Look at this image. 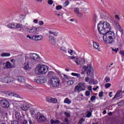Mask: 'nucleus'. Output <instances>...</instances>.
<instances>
[{
    "label": "nucleus",
    "mask_w": 124,
    "mask_h": 124,
    "mask_svg": "<svg viewBox=\"0 0 124 124\" xmlns=\"http://www.w3.org/2000/svg\"><path fill=\"white\" fill-rule=\"evenodd\" d=\"M111 30V25L107 22L100 21L98 24V31L100 34L104 35L103 38L105 43L112 44L115 42L116 35Z\"/></svg>",
    "instance_id": "f257e3e1"
},
{
    "label": "nucleus",
    "mask_w": 124,
    "mask_h": 124,
    "mask_svg": "<svg viewBox=\"0 0 124 124\" xmlns=\"http://www.w3.org/2000/svg\"><path fill=\"white\" fill-rule=\"evenodd\" d=\"M83 68L85 69V70H87V76L91 77L89 84H90V85H93V68L92 66V65H88L87 67L85 66Z\"/></svg>",
    "instance_id": "f03ea898"
},
{
    "label": "nucleus",
    "mask_w": 124,
    "mask_h": 124,
    "mask_svg": "<svg viewBox=\"0 0 124 124\" xmlns=\"http://www.w3.org/2000/svg\"><path fill=\"white\" fill-rule=\"evenodd\" d=\"M47 66L45 65L38 64L35 68V72L37 75L45 74L47 72Z\"/></svg>",
    "instance_id": "7ed1b4c3"
},
{
    "label": "nucleus",
    "mask_w": 124,
    "mask_h": 124,
    "mask_svg": "<svg viewBox=\"0 0 124 124\" xmlns=\"http://www.w3.org/2000/svg\"><path fill=\"white\" fill-rule=\"evenodd\" d=\"M48 33L49 35L48 36V41L52 45H56L57 42H56V40L55 39L54 36H58L59 34V32H53L52 31H49ZM54 35V36H53Z\"/></svg>",
    "instance_id": "20e7f679"
},
{
    "label": "nucleus",
    "mask_w": 124,
    "mask_h": 124,
    "mask_svg": "<svg viewBox=\"0 0 124 124\" xmlns=\"http://www.w3.org/2000/svg\"><path fill=\"white\" fill-rule=\"evenodd\" d=\"M86 90V83L84 82H80L75 87L74 92L77 93L78 92H82V91H85Z\"/></svg>",
    "instance_id": "39448f33"
},
{
    "label": "nucleus",
    "mask_w": 124,
    "mask_h": 124,
    "mask_svg": "<svg viewBox=\"0 0 124 124\" xmlns=\"http://www.w3.org/2000/svg\"><path fill=\"white\" fill-rule=\"evenodd\" d=\"M49 83L52 87H58L60 86V79L57 77H53L49 81Z\"/></svg>",
    "instance_id": "423d86ee"
},
{
    "label": "nucleus",
    "mask_w": 124,
    "mask_h": 124,
    "mask_svg": "<svg viewBox=\"0 0 124 124\" xmlns=\"http://www.w3.org/2000/svg\"><path fill=\"white\" fill-rule=\"evenodd\" d=\"M32 65H33L31 59H29L27 62L24 63V68L26 69V70H30L31 69V66H32Z\"/></svg>",
    "instance_id": "0eeeda50"
},
{
    "label": "nucleus",
    "mask_w": 124,
    "mask_h": 124,
    "mask_svg": "<svg viewBox=\"0 0 124 124\" xmlns=\"http://www.w3.org/2000/svg\"><path fill=\"white\" fill-rule=\"evenodd\" d=\"M75 62L77 65H80V66H83V65L86 63L84 58H77L76 60H75Z\"/></svg>",
    "instance_id": "6e6552de"
},
{
    "label": "nucleus",
    "mask_w": 124,
    "mask_h": 124,
    "mask_svg": "<svg viewBox=\"0 0 124 124\" xmlns=\"http://www.w3.org/2000/svg\"><path fill=\"white\" fill-rule=\"evenodd\" d=\"M0 104L3 108H8L9 107V102L8 100L6 99L0 100Z\"/></svg>",
    "instance_id": "1a4fd4ad"
},
{
    "label": "nucleus",
    "mask_w": 124,
    "mask_h": 124,
    "mask_svg": "<svg viewBox=\"0 0 124 124\" xmlns=\"http://www.w3.org/2000/svg\"><path fill=\"white\" fill-rule=\"evenodd\" d=\"M11 79L12 78L9 77H5L4 78H3L0 79L1 82H2V83H10L11 82Z\"/></svg>",
    "instance_id": "9d476101"
},
{
    "label": "nucleus",
    "mask_w": 124,
    "mask_h": 124,
    "mask_svg": "<svg viewBox=\"0 0 124 124\" xmlns=\"http://www.w3.org/2000/svg\"><path fill=\"white\" fill-rule=\"evenodd\" d=\"M31 39L32 40H35V41H39L43 39V36H42V35H34L32 36Z\"/></svg>",
    "instance_id": "9b49d317"
},
{
    "label": "nucleus",
    "mask_w": 124,
    "mask_h": 124,
    "mask_svg": "<svg viewBox=\"0 0 124 124\" xmlns=\"http://www.w3.org/2000/svg\"><path fill=\"white\" fill-rule=\"evenodd\" d=\"M30 57L32 60H35L36 61H39L40 57L36 53H31L30 54Z\"/></svg>",
    "instance_id": "f8f14e48"
},
{
    "label": "nucleus",
    "mask_w": 124,
    "mask_h": 124,
    "mask_svg": "<svg viewBox=\"0 0 124 124\" xmlns=\"http://www.w3.org/2000/svg\"><path fill=\"white\" fill-rule=\"evenodd\" d=\"M22 124H34L33 118H29L28 120H24Z\"/></svg>",
    "instance_id": "ddd939ff"
},
{
    "label": "nucleus",
    "mask_w": 124,
    "mask_h": 124,
    "mask_svg": "<svg viewBox=\"0 0 124 124\" xmlns=\"http://www.w3.org/2000/svg\"><path fill=\"white\" fill-rule=\"evenodd\" d=\"M29 108H30V105L28 104L23 105L20 107V109H21V110L25 111H28L29 110Z\"/></svg>",
    "instance_id": "4468645a"
},
{
    "label": "nucleus",
    "mask_w": 124,
    "mask_h": 124,
    "mask_svg": "<svg viewBox=\"0 0 124 124\" xmlns=\"http://www.w3.org/2000/svg\"><path fill=\"white\" fill-rule=\"evenodd\" d=\"M46 101H47V102H50L51 103H57L58 100L56 98L47 97Z\"/></svg>",
    "instance_id": "2eb2a0df"
},
{
    "label": "nucleus",
    "mask_w": 124,
    "mask_h": 124,
    "mask_svg": "<svg viewBox=\"0 0 124 124\" xmlns=\"http://www.w3.org/2000/svg\"><path fill=\"white\" fill-rule=\"evenodd\" d=\"M46 82V79L44 78H39L36 80V83L38 84H44Z\"/></svg>",
    "instance_id": "dca6fc26"
},
{
    "label": "nucleus",
    "mask_w": 124,
    "mask_h": 124,
    "mask_svg": "<svg viewBox=\"0 0 124 124\" xmlns=\"http://www.w3.org/2000/svg\"><path fill=\"white\" fill-rule=\"evenodd\" d=\"M17 81H19L20 83H24L26 82V78L24 77L18 76L17 77Z\"/></svg>",
    "instance_id": "f3484780"
},
{
    "label": "nucleus",
    "mask_w": 124,
    "mask_h": 124,
    "mask_svg": "<svg viewBox=\"0 0 124 124\" xmlns=\"http://www.w3.org/2000/svg\"><path fill=\"white\" fill-rule=\"evenodd\" d=\"M80 8H78V7H76L74 8V12H75V13H76V14H78V15H83V14H82V13L80 12Z\"/></svg>",
    "instance_id": "a211bd4d"
},
{
    "label": "nucleus",
    "mask_w": 124,
    "mask_h": 124,
    "mask_svg": "<svg viewBox=\"0 0 124 124\" xmlns=\"http://www.w3.org/2000/svg\"><path fill=\"white\" fill-rule=\"evenodd\" d=\"M29 32L35 33L37 34L36 27H33L28 30Z\"/></svg>",
    "instance_id": "6ab92c4d"
},
{
    "label": "nucleus",
    "mask_w": 124,
    "mask_h": 124,
    "mask_svg": "<svg viewBox=\"0 0 124 124\" xmlns=\"http://www.w3.org/2000/svg\"><path fill=\"white\" fill-rule=\"evenodd\" d=\"M93 47L95 49H97L98 51H101L100 47H99V44L97 42H93Z\"/></svg>",
    "instance_id": "aec40b11"
},
{
    "label": "nucleus",
    "mask_w": 124,
    "mask_h": 124,
    "mask_svg": "<svg viewBox=\"0 0 124 124\" xmlns=\"http://www.w3.org/2000/svg\"><path fill=\"white\" fill-rule=\"evenodd\" d=\"M80 9V11H82L84 13H87L88 11H89V7H84L83 8H79Z\"/></svg>",
    "instance_id": "412c9836"
},
{
    "label": "nucleus",
    "mask_w": 124,
    "mask_h": 124,
    "mask_svg": "<svg viewBox=\"0 0 124 124\" xmlns=\"http://www.w3.org/2000/svg\"><path fill=\"white\" fill-rule=\"evenodd\" d=\"M7 27L9 29H16V24L14 23H10L7 25Z\"/></svg>",
    "instance_id": "4be33fe9"
},
{
    "label": "nucleus",
    "mask_w": 124,
    "mask_h": 124,
    "mask_svg": "<svg viewBox=\"0 0 124 124\" xmlns=\"http://www.w3.org/2000/svg\"><path fill=\"white\" fill-rule=\"evenodd\" d=\"M5 66L6 68H11V67H12V64L9 62H7L5 64Z\"/></svg>",
    "instance_id": "5701e85b"
},
{
    "label": "nucleus",
    "mask_w": 124,
    "mask_h": 124,
    "mask_svg": "<svg viewBox=\"0 0 124 124\" xmlns=\"http://www.w3.org/2000/svg\"><path fill=\"white\" fill-rule=\"evenodd\" d=\"M121 93H122L121 91H118L114 96L113 99H115V98H118V97H120V96H121Z\"/></svg>",
    "instance_id": "b1692460"
},
{
    "label": "nucleus",
    "mask_w": 124,
    "mask_h": 124,
    "mask_svg": "<svg viewBox=\"0 0 124 124\" xmlns=\"http://www.w3.org/2000/svg\"><path fill=\"white\" fill-rule=\"evenodd\" d=\"M39 119L40 122H45V121H46V118L44 115H40Z\"/></svg>",
    "instance_id": "393cba45"
},
{
    "label": "nucleus",
    "mask_w": 124,
    "mask_h": 124,
    "mask_svg": "<svg viewBox=\"0 0 124 124\" xmlns=\"http://www.w3.org/2000/svg\"><path fill=\"white\" fill-rule=\"evenodd\" d=\"M64 103H67V104H70V103H71V100H69L68 98H66L64 100Z\"/></svg>",
    "instance_id": "a878e982"
},
{
    "label": "nucleus",
    "mask_w": 124,
    "mask_h": 124,
    "mask_svg": "<svg viewBox=\"0 0 124 124\" xmlns=\"http://www.w3.org/2000/svg\"><path fill=\"white\" fill-rule=\"evenodd\" d=\"M2 57H9L10 56V53L2 52L1 53Z\"/></svg>",
    "instance_id": "bb28decb"
},
{
    "label": "nucleus",
    "mask_w": 124,
    "mask_h": 124,
    "mask_svg": "<svg viewBox=\"0 0 124 124\" xmlns=\"http://www.w3.org/2000/svg\"><path fill=\"white\" fill-rule=\"evenodd\" d=\"M54 75H55V74L54 73V72L52 71L49 72L47 74V76L48 77H53Z\"/></svg>",
    "instance_id": "cd10ccee"
},
{
    "label": "nucleus",
    "mask_w": 124,
    "mask_h": 124,
    "mask_svg": "<svg viewBox=\"0 0 124 124\" xmlns=\"http://www.w3.org/2000/svg\"><path fill=\"white\" fill-rule=\"evenodd\" d=\"M15 116L17 119V120H19L20 118H21V116L20 115V113L19 112H16Z\"/></svg>",
    "instance_id": "c85d7f7f"
},
{
    "label": "nucleus",
    "mask_w": 124,
    "mask_h": 124,
    "mask_svg": "<svg viewBox=\"0 0 124 124\" xmlns=\"http://www.w3.org/2000/svg\"><path fill=\"white\" fill-rule=\"evenodd\" d=\"M36 30L37 31V34H38V31H42V28L39 27H36Z\"/></svg>",
    "instance_id": "c756f323"
},
{
    "label": "nucleus",
    "mask_w": 124,
    "mask_h": 124,
    "mask_svg": "<svg viewBox=\"0 0 124 124\" xmlns=\"http://www.w3.org/2000/svg\"><path fill=\"white\" fill-rule=\"evenodd\" d=\"M19 28H23V25L20 24H16V29H19Z\"/></svg>",
    "instance_id": "7c9ffc66"
},
{
    "label": "nucleus",
    "mask_w": 124,
    "mask_h": 124,
    "mask_svg": "<svg viewBox=\"0 0 124 124\" xmlns=\"http://www.w3.org/2000/svg\"><path fill=\"white\" fill-rule=\"evenodd\" d=\"M68 5H69V1L67 0L64 3V7H66Z\"/></svg>",
    "instance_id": "2f4dec72"
},
{
    "label": "nucleus",
    "mask_w": 124,
    "mask_h": 124,
    "mask_svg": "<svg viewBox=\"0 0 124 124\" xmlns=\"http://www.w3.org/2000/svg\"><path fill=\"white\" fill-rule=\"evenodd\" d=\"M14 97H17V98H21L20 95L18 94L17 93H14L13 96Z\"/></svg>",
    "instance_id": "473e14b6"
},
{
    "label": "nucleus",
    "mask_w": 124,
    "mask_h": 124,
    "mask_svg": "<svg viewBox=\"0 0 124 124\" xmlns=\"http://www.w3.org/2000/svg\"><path fill=\"white\" fill-rule=\"evenodd\" d=\"M30 113H31V114L32 116L34 114H35V112L34 111V109L33 108H31L30 109Z\"/></svg>",
    "instance_id": "72a5a7b5"
},
{
    "label": "nucleus",
    "mask_w": 124,
    "mask_h": 124,
    "mask_svg": "<svg viewBox=\"0 0 124 124\" xmlns=\"http://www.w3.org/2000/svg\"><path fill=\"white\" fill-rule=\"evenodd\" d=\"M62 8V5H57L56 6V10H61Z\"/></svg>",
    "instance_id": "f704fd0d"
},
{
    "label": "nucleus",
    "mask_w": 124,
    "mask_h": 124,
    "mask_svg": "<svg viewBox=\"0 0 124 124\" xmlns=\"http://www.w3.org/2000/svg\"><path fill=\"white\" fill-rule=\"evenodd\" d=\"M60 49L64 53H66V50L65 49V47H64V46H61L60 47Z\"/></svg>",
    "instance_id": "c9c22d12"
},
{
    "label": "nucleus",
    "mask_w": 124,
    "mask_h": 124,
    "mask_svg": "<svg viewBox=\"0 0 124 124\" xmlns=\"http://www.w3.org/2000/svg\"><path fill=\"white\" fill-rule=\"evenodd\" d=\"M112 51H113V52H115V53H117L118 51H119V48H112Z\"/></svg>",
    "instance_id": "e433bc0d"
},
{
    "label": "nucleus",
    "mask_w": 124,
    "mask_h": 124,
    "mask_svg": "<svg viewBox=\"0 0 124 124\" xmlns=\"http://www.w3.org/2000/svg\"><path fill=\"white\" fill-rule=\"evenodd\" d=\"M47 3L48 4H49V5H52V4L54 3V1H53V0H48L47 1Z\"/></svg>",
    "instance_id": "4c0bfd02"
},
{
    "label": "nucleus",
    "mask_w": 124,
    "mask_h": 124,
    "mask_svg": "<svg viewBox=\"0 0 124 124\" xmlns=\"http://www.w3.org/2000/svg\"><path fill=\"white\" fill-rule=\"evenodd\" d=\"M93 20L95 22H96V20H97V16L95 15H94L93 16Z\"/></svg>",
    "instance_id": "58836bf2"
},
{
    "label": "nucleus",
    "mask_w": 124,
    "mask_h": 124,
    "mask_svg": "<svg viewBox=\"0 0 124 124\" xmlns=\"http://www.w3.org/2000/svg\"><path fill=\"white\" fill-rule=\"evenodd\" d=\"M118 31H120V34H121V35H123V34H124V31H123V29H122L121 28H119V29H118Z\"/></svg>",
    "instance_id": "ea45409f"
},
{
    "label": "nucleus",
    "mask_w": 124,
    "mask_h": 124,
    "mask_svg": "<svg viewBox=\"0 0 124 124\" xmlns=\"http://www.w3.org/2000/svg\"><path fill=\"white\" fill-rule=\"evenodd\" d=\"M84 122H85V119L81 118L79 120L78 124H83V123H84Z\"/></svg>",
    "instance_id": "a19ab883"
},
{
    "label": "nucleus",
    "mask_w": 124,
    "mask_h": 124,
    "mask_svg": "<svg viewBox=\"0 0 124 124\" xmlns=\"http://www.w3.org/2000/svg\"><path fill=\"white\" fill-rule=\"evenodd\" d=\"M74 83L73 80H69L67 81V85H73Z\"/></svg>",
    "instance_id": "79ce46f5"
},
{
    "label": "nucleus",
    "mask_w": 124,
    "mask_h": 124,
    "mask_svg": "<svg viewBox=\"0 0 124 124\" xmlns=\"http://www.w3.org/2000/svg\"><path fill=\"white\" fill-rule=\"evenodd\" d=\"M64 115H65L67 118H70V114L68 113L67 112H65Z\"/></svg>",
    "instance_id": "37998d69"
},
{
    "label": "nucleus",
    "mask_w": 124,
    "mask_h": 124,
    "mask_svg": "<svg viewBox=\"0 0 124 124\" xmlns=\"http://www.w3.org/2000/svg\"><path fill=\"white\" fill-rule=\"evenodd\" d=\"M105 81H106V83H108V82H110V78L108 77H106L105 78Z\"/></svg>",
    "instance_id": "c03bdc74"
},
{
    "label": "nucleus",
    "mask_w": 124,
    "mask_h": 124,
    "mask_svg": "<svg viewBox=\"0 0 124 124\" xmlns=\"http://www.w3.org/2000/svg\"><path fill=\"white\" fill-rule=\"evenodd\" d=\"M109 87H111V84L110 83H107L105 84V88L106 89H108Z\"/></svg>",
    "instance_id": "a18cd8bd"
},
{
    "label": "nucleus",
    "mask_w": 124,
    "mask_h": 124,
    "mask_svg": "<svg viewBox=\"0 0 124 124\" xmlns=\"http://www.w3.org/2000/svg\"><path fill=\"white\" fill-rule=\"evenodd\" d=\"M85 94H86V96H89L90 95V94H91V92H90V91H87L85 92Z\"/></svg>",
    "instance_id": "49530a36"
},
{
    "label": "nucleus",
    "mask_w": 124,
    "mask_h": 124,
    "mask_svg": "<svg viewBox=\"0 0 124 124\" xmlns=\"http://www.w3.org/2000/svg\"><path fill=\"white\" fill-rule=\"evenodd\" d=\"M84 66H85V67H87L86 66H84L82 68L83 69H84V71H82L81 72V74H85V72L86 71H87V72H88V70H86L84 68Z\"/></svg>",
    "instance_id": "de8ad7c7"
},
{
    "label": "nucleus",
    "mask_w": 124,
    "mask_h": 124,
    "mask_svg": "<svg viewBox=\"0 0 124 124\" xmlns=\"http://www.w3.org/2000/svg\"><path fill=\"white\" fill-rule=\"evenodd\" d=\"M99 97H102V96H103V91L100 92L99 93Z\"/></svg>",
    "instance_id": "09e8293b"
},
{
    "label": "nucleus",
    "mask_w": 124,
    "mask_h": 124,
    "mask_svg": "<svg viewBox=\"0 0 124 124\" xmlns=\"http://www.w3.org/2000/svg\"><path fill=\"white\" fill-rule=\"evenodd\" d=\"M73 50H71V49H69L68 51V52L69 53V54H71V55H73Z\"/></svg>",
    "instance_id": "8fccbe9b"
},
{
    "label": "nucleus",
    "mask_w": 124,
    "mask_h": 124,
    "mask_svg": "<svg viewBox=\"0 0 124 124\" xmlns=\"http://www.w3.org/2000/svg\"><path fill=\"white\" fill-rule=\"evenodd\" d=\"M92 116V112H89L86 115V117L87 118H90Z\"/></svg>",
    "instance_id": "3c124183"
},
{
    "label": "nucleus",
    "mask_w": 124,
    "mask_h": 124,
    "mask_svg": "<svg viewBox=\"0 0 124 124\" xmlns=\"http://www.w3.org/2000/svg\"><path fill=\"white\" fill-rule=\"evenodd\" d=\"M95 96H92L91 98V101H93V100H94L95 99Z\"/></svg>",
    "instance_id": "603ef678"
},
{
    "label": "nucleus",
    "mask_w": 124,
    "mask_h": 124,
    "mask_svg": "<svg viewBox=\"0 0 124 124\" xmlns=\"http://www.w3.org/2000/svg\"><path fill=\"white\" fill-rule=\"evenodd\" d=\"M39 25H40V26H42V25H44V22L43 21H39Z\"/></svg>",
    "instance_id": "864d4df0"
},
{
    "label": "nucleus",
    "mask_w": 124,
    "mask_h": 124,
    "mask_svg": "<svg viewBox=\"0 0 124 124\" xmlns=\"http://www.w3.org/2000/svg\"><path fill=\"white\" fill-rule=\"evenodd\" d=\"M3 93H4V94H6V95H8L9 94L10 92L9 91H4Z\"/></svg>",
    "instance_id": "5fc2aeb1"
},
{
    "label": "nucleus",
    "mask_w": 124,
    "mask_h": 124,
    "mask_svg": "<svg viewBox=\"0 0 124 124\" xmlns=\"http://www.w3.org/2000/svg\"><path fill=\"white\" fill-rule=\"evenodd\" d=\"M14 93H13V92H9V95H8V96H13V94H14Z\"/></svg>",
    "instance_id": "6e6d98bb"
},
{
    "label": "nucleus",
    "mask_w": 124,
    "mask_h": 124,
    "mask_svg": "<svg viewBox=\"0 0 124 124\" xmlns=\"http://www.w3.org/2000/svg\"><path fill=\"white\" fill-rule=\"evenodd\" d=\"M120 54H121L123 57H124V50L120 51Z\"/></svg>",
    "instance_id": "4d7b16f0"
},
{
    "label": "nucleus",
    "mask_w": 124,
    "mask_h": 124,
    "mask_svg": "<svg viewBox=\"0 0 124 124\" xmlns=\"http://www.w3.org/2000/svg\"><path fill=\"white\" fill-rule=\"evenodd\" d=\"M85 82H89V81H90V78L89 77L85 78Z\"/></svg>",
    "instance_id": "13d9d810"
},
{
    "label": "nucleus",
    "mask_w": 124,
    "mask_h": 124,
    "mask_svg": "<svg viewBox=\"0 0 124 124\" xmlns=\"http://www.w3.org/2000/svg\"><path fill=\"white\" fill-rule=\"evenodd\" d=\"M60 123H61V122L60 121V120H54V124H60Z\"/></svg>",
    "instance_id": "bf43d9fd"
},
{
    "label": "nucleus",
    "mask_w": 124,
    "mask_h": 124,
    "mask_svg": "<svg viewBox=\"0 0 124 124\" xmlns=\"http://www.w3.org/2000/svg\"><path fill=\"white\" fill-rule=\"evenodd\" d=\"M116 28L117 29H120L121 28V26H120V24H119V23H116Z\"/></svg>",
    "instance_id": "052dcab7"
},
{
    "label": "nucleus",
    "mask_w": 124,
    "mask_h": 124,
    "mask_svg": "<svg viewBox=\"0 0 124 124\" xmlns=\"http://www.w3.org/2000/svg\"><path fill=\"white\" fill-rule=\"evenodd\" d=\"M63 76L65 79H67V80H68V79H69V78L66 75H63Z\"/></svg>",
    "instance_id": "680f3d73"
},
{
    "label": "nucleus",
    "mask_w": 124,
    "mask_h": 124,
    "mask_svg": "<svg viewBox=\"0 0 124 124\" xmlns=\"http://www.w3.org/2000/svg\"><path fill=\"white\" fill-rule=\"evenodd\" d=\"M50 124H55V120H53V119L50 120Z\"/></svg>",
    "instance_id": "e2e57ef3"
},
{
    "label": "nucleus",
    "mask_w": 124,
    "mask_h": 124,
    "mask_svg": "<svg viewBox=\"0 0 124 124\" xmlns=\"http://www.w3.org/2000/svg\"><path fill=\"white\" fill-rule=\"evenodd\" d=\"M33 22H34V23H35V24H37V23H38V20H37V19H34L33 20Z\"/></svg>",
    "instance_id": "0e129e2a"
},
{
    "label": "nucleus",
    "mask_w": 124,
    "mask_h": 124,
    "mask_svg": "<svg viewBox=\"0 0 124 124\" xmlns=\"http://www.w3.org/2000/svg\"><path fill=\"white\" fill-rule=\"evenodd\" d=\"M58 43L59 44H62V43H63L62 42V41L61 40H58Z\"/></svg>",
    "instance_id": "69168bd1"
},
{
    "label": "nucleus",
    "mask_w": 124,
    "mask_h": 124,
    "mask_svg": "<svg viewBox=\"0 0 124 124\" xmlns=\"http://www.w3.org/2000/svg\"><path fill=\"white\" fill-rule=\"evenodd\" d=\"M115 18L116 19H117V20H120V17L118 15H115Z\"/></svg>",
    "instance_id": "338daca9"
},
{
    "label": "nucleus",
    "mask_w": 124,
    "mask_h": 124,
    "mask_svg": "<svg viewBox=\"0 0 124 124\" xmlns=\"http://www.w3.org/2000/svg\"><path fill=\"white\" fill-rule=\"evenodd\" d=\"M88 88L89 91H92V86H89Z\"/></svg>",
    "instance_id": "774afa93"
}]
</instances>
